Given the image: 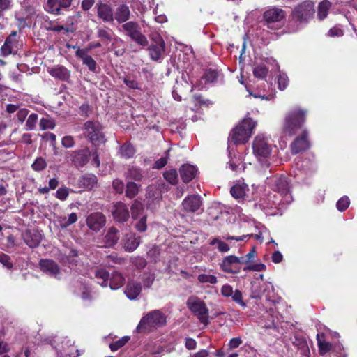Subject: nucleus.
Here are the masks:
<instances>
[{"label":"nucleus","mask_w":357,"mask_h":357,"mask_svg":"<svg viewBox=\"0 0 357 357\" xmlns=\"http://www.w3.org/2000/svg\"><path fill=\"white\" fill-rule=\"evenodd\" d=\"M257 123L250 118H245L230 132L228 141L234 144H244L252 135Z\"/></svg>","instance_id":"nucleus-1"},{"label":"nucleus","mask_w":357,"mask_h":357,"mask_svg":"<svg viewBox=\"0 0 357 357\" xmlns=\"http://www.w3.org/2000/svg\"><path fill=\"white\" fill-rule=\"evenodd\" d=\"M307 112L300 109L290 111L285 117L283 126V132L291 136L301 128L305 121Z\"/></svg>","instance_id":"nucleus-2"},{"label":"nucleus","mask_w":357,"mask_h":357,"mask_svg":"<svg viewBox=\"0 0 357 357\" xmlns=\"http://www.w3.org/2000/svg\"><path fill=\"white\" fill-rule=\"evenodd\" d=\"M253 153L261 165L268 166L267 159L271 154L272 144L269 138L264 135H258L255 137L252 143Z\"/></svg>","instance_id":"nucleus-3"},{"label":"nucleus","mask_w":357,"mask_h":357,"mask_svg":"<svg viewBox=\"0 0 357 357\" xmlns=\"http://www.w3.org/2000/svg\"><path fill=\"white\" fill-rule=\"evenodd\" d=\"M166 322V316L161 311L153 310L141 319L137 329L139 332L150 331L165 325Z\"/></svg>","instance_id":"nucleus-4"},{"label":"nucleus","mask_w":357,"mask_h":357,"mask_svg":"<svg viewBox=\"0 0 357 357\" xmlns=\"http://www.w3.org/2000/svg\"><path fill=\"white\" fill-rule=\"evenodd\" d=\"M83 134L95 146L104 144L106 141L102 126L98 121H86L83 126Z\"/></svg>","instance_id":"nucleus-5"},{"label":"nucleus","mask_w":357,"mask_h":357,"mask_svg":"<svg viewBox=\"0 0 357 357\" xmlns=\"http://www.w3.org/2000/svg\"><path fill=\"white\" fill-rule=\"evenodd\" d=\"M189 310L198 318L204 326L209 324L208 309L205 303L197 297H190L187 301Z\"/></svg>","instance_id":"nucleus-6"},{"label":"nucleus","mask_w":357,"mask_h":357,"mask_svg":"<svg viewBox=\"0 0 357 357\" xmlns=\"http://www.w3.org/2000/svg\"><path fill=\"white\" fill-rule=\"evenodd\" d=\"M314 5L311 1H304L294 8L292 11V17L299 22H305L311 20L314 15Z\"/></svg>","instance_id":"nucleus-7"},{"label":"nucleus","mask_w":357,"mask_h":357,"mask_svg":"<svg viewBox=\"0 0 357 357\" xmlns=\"http://www.w3.org/2000/svg\"><path fill=\"white\" fill-rule=\"evenodd\" d=\"M17 18L20 22H47V17L37 10L32 6H24L17 13Z\"/></svg>","instance_id":"nucleus-8"},{"label":"nucleus","mask_w":357,"mask_h":357,"mask_svg":"<svg viewBox=\"0 0 357 357\" xmlns=\"http://www.w3.org/2000/svg\"><path fill=\"white\" fill-rule=\"evenodd\" d=\"M202 199L199 195L187 196L182 202L183 211L186 213H201L203 211Z\"/></svg>","instance_id":"nucleus-9"},{"label":"nucleus","mask_w":357,"mask_h":357,"mask_svg":"<svg viewBox=\"0 0 357 357\" xmlns=\"http://www.w3.org/2000/svg\"><path fill=\"white\" fill-rule=\"evenodd\" d=\"M273 190L279 194L280 197H283L287 203H290L292 201V196L290 194V185L285 176H280L274 179Z\"/></svg>","instance_id":"nucleus-10"},{"label":"nucleus","mask_w":357,"mask_h":357,"mask_svg":"<svg viewBox=\"0 0 357 357\" xmlns=\"http://www.w3.org/2000/svg\"><path fill=\"white\" fill-rule=\"evenodd\" d=\"M122 28L126 34L137 44L142 46L148 45L146 36L141 33L137 24H123Z\"/></svg>","instance_id":"nucleus-11"},{"label":"nucleus","mask_w":357,"mask_h":357,"mask_svg":"<svg viewBox=\"0 0 357 357\" xmlns=\"http://www.w3.org/2000/svg\"><path fill=\"white\" fill-rule=\"evenodd\" d=\"M243 261L234 256L229 255L223 258L222 262L220 264V268L227 273H237L240 271L238 264H243Z\"/></svg>","instance_id":"nucleus-12"},{"label":"nucleus","mask_w":357,"mask_h":357,"mask_svg":"<svg viewBox=\"0 0 357 357\" xmlns=\"http://www.w3.org/2000/svg\"><path fill=\"white\" fill-rule=\"evenodd\" d=\"M86 222L91 230L97 232L105 225L106 218L100 212H93L87 215Z\"/></svg>","instance_id":"nucleus-13"},{"label":"nucleus","mask_w":357,"mask_h":357,"mask_svg":"<svg viewBox=\"0 0 357 357\" xmlns=\"http://www.w3.org/2000/svg\"><path fill=\"white\" fill-rule=\"evenodd\" d=\"M89 149H81L66 153V159L70 160L76 167H83L89 161Z\"/></svg>","instance_id":"nucleus-14"},{"label":"nucleus","mask_w":357,"mask_h":357,"mask_svg":"<svg viewBox=\"0 0 357 357\" xmlns=\"http://www.w3.org/2000/svg\"><path fill=\"white\" fill-rule=\"evenodd\" d=\"M221 295L225 298H231L232 301L241 306L245 307L246 303L243 301L242 292L236 289L234 290L233 287L229 284L222 285L220 289Z\"/></svg>","instance_id":"nucleus-15"},{"label":"nucleus","mask_w":357,"mask_h":357,"mask_svg":"<svg viewBox=\"0 0 357 357\" xmlns=\"http://www.w3.org/2000/svg\"><path fill=\"white\" fill-rule=\"evenodd\" d=\"M287 13L282 8L273 6L266 10L264 14L265 22H280L285 20Z\"/></svg>","instance_id":"nucleus-16"},{"label":"nucleus","mask_w":357,"mask_h":357,"mask_svg":"<svg viewBox=\"0 0 357 357\" xmlns=\"http://www.w3.org/2000/svg\"><path fill=\"white\" fill-rule=\"evenodd\" d=\"M98 17L104 22H113L114 10L110 5L102 1H99L96 5Z\"/></svg>","instance_id":"nucleus-17"},{"label":"nucleus","mask_w":357,"mask_h":357,"mask_svg":"<svg viewBox=\"0 0 357 357\" xmlns=\"http://www.w3.org/2000/svg\"><path fill=\"white\" fill-rule=\"evenodd\" d=\"M307 132L303 131L302 134L296 137L291 144V151L293 154H298L309 149L310 142L307 139Z\"/></svg>","instance_id":"nucleus-18"},{"label":"nucleus","mask_w":357,"mask_h":357,"mask_svg":"<svg viewBox=\"0 0 357 357\" xmlns=\"http://www.w3.org/2000/svg\"><path fill=\"white\" fill-rule=\"evenodd\" d=\"M112 213L114 220L119 222H126L130 217L127 206L121 202L114 205Z\"/></svg>","instance_id":"nucleus-19"},{"label":"nucleus","mask_w":357,"mask_h":357,"mask_svg":"<svg viewBox=\"0 0 357 357\" xmlns=\"http://www.w3.org/2000/svg\"><path fill=\"white\" fill-rule=\"evenodd\" d=\"M165 43L160 36H158L154 44H151L148 50L151 58L153 61H158L161 59L162 53L165 52Z\"/></svg>","instance_id":"nucleus-20"},{"label":"nucleus","mask_w":357,"mask_h":357,"mask_svg":"<svg viewBox=\"0 0 357 357\" xmlns=\"http://www.w3.org/2000/svg\"><path fill=\"white\" fill-rule=\"evenodd\" d=\"M268 199H271V203H266L265 200H260L259 205L263 210L271 215L275 214L274 211H271V210L276 208L281 204L287 203L283 198L280 199L279 196L275 193L268 194Z\"/></svg>","instance_id":"nucleus-21"},{"label":"nucleus","mask_w":357,"mask_h":357,"mask_svg":"<svg viewBox=\"0 0 357 357\" xmlns=\"http://www.w3.org/2000/svg\"><path fill=\"white\" fill-rule=\"evenodd\" d=\"M72 0H47L45 10L54 15H59L61 8H68L71 5Z\"/></svg>","instance_id":"nucleus-22"},{"label":"nucleus","mask_w":357,"mask_h":357,"mask_svg":"<svg viewBox=\"0 0 357 357\" xmlns=\"http://www.w3.org/2000/svg\"><path fill=\"white\" fill-rule=\"evenodd\" d=\"M40 269L46 274L57 278L60 273V268L58 264L50 259H41L39 262Z\"/></svg>","instance_id":"nucleus-23"},{"label":"nucleus","mask_w":357,"mask_h":357,"mask_svg":"<svg viewBox=\"0 0 357 357\" xmlns=\"http://www.w3.org/2000/svg\"><path fill=\"white\" fill-rule=\"evenodd\" d=\"M22 238L30 248H36L40 244L42 235L38 231L26 230L22 233Z\"/></svg>","instance_id":"nucleus-24"},{"label":"nucleus","mask_w":357,"mask_h":357,"mask_svg":"<svg viewBox=\"0 0 357 357\" xmlns=\"http://www.w3.org/2000/svg\"><path fill=\"white\" fill-rule=\"evenodd\" d=\"M47 72L52 77L61 81H68L70 77V72L63 66L48 68Z\"/></svg>","instance_id":"nucleus-25"},{"label":"nucleus","mask_w":357,"mask_h":357,"mask_svg":"<svg viewBox=\"0 0 357 357\" xmlns=\"http://www.w3.org/2000/svg\"><path fill=\"white\" fill-rule=\"evenodd\" d=\"M130 10L129 6L126 3L118 5L114 13V20L117 22H126L130 19Z\"/></svg>","instance_id":"nucleus-26"},{"label":"nucleus","mask_w":357,"mask_h":357,"mask_svg":"<svg viewBox=\"0 0 357 357\" xmlns=\"http://www.w3.org/2000/svg\"><path fill=\"white\" fill-rule=\"evenodd\" d=\"M140 237L135 234H128L123 239V247L126 252H132L135 250L140 245Z\"/></svg>","instance_id":"nucleus-27"},{"label":"nucleus","mask_w":357,"mask_h":357,"mask_svg":"<svg viewBox=\"0 0 357 357\" xmlns=\"http://www.w3.org/2000/svg\"><path fill=\"white\" fill-rule=\"evenodd\" d=\"M142 291V284L135 280H130L125 289V294L130 300L136 299Z\"/></svg>","instance_id":"nucleus-28"},{"label":"nucleus","mask_w":357,"mask_h":357,"mask_svg":"<svg viewBox=\"0 0 357 357\" xmlns=\"http://www.w3.org/2000/svg\"><path fill=\"white\" fill-rule=\"evenodd\" d=\"M119 231L115 227H109L103 237L105 246L107 248L113 247L119 240Z\"/></svg>","instance_id":"nucleus-29"},{"label":"nucleus","mask_w":357,"mask_h":357,"mask_svg":"<svg viewBox=\"0 0 357 357\" xmlns=\"http://www.w3.org/2000/svg\"><path fill=\"white\" fill-rule=\"evenodd\" d=\"M197 173V169L195 166L185 164L180 168V175L184 183H188L192 181Z\"/></svg>","instance_id":"nucleus-30"},{"label":"nucleus","mask_w":357,"mask_h":357,"mask_svg":"<svg viewBox=\"0 0 357 357\" xmlns=\"http://www.w3.org/2000/svg\"><path fill=\"white\" fill-rule=\"evenodd\" d=\"M16 35L17 33L13 31L6 39L4 44L0 49L1 56H6L13 52V47L17 43Z\"/></svg>","instance_id":"nucleus-31"},{"label":"nucleus","mask_w":357,"mask_h":357,"mask_svg":"<svg viewBox=\"0 0 357 357\" xmlns=\"http://www.w3.org/2000/svg\"><path fill=\"white\" fill-rule=\"evenodd\" d=\"M75 56L81 59L83 64L86 65L91 71H96V62L91 56L88 55L87 50H81L80 48H78L75 52Z\"/></svg>","instance_id":"nucleus-32"},{"label":"nucleus","mask_w":357,"mask_h":357,"mask_svg":"<svg viewBox=\"0 0 357 357\" xmlns=\"http://www.w3.org/2000/svg\"><path fill=\"white\" fill-rule=\"evenodd\" d=\"M264 26H266V29L264 28L262 29V31L260 33H256L257 37H261L262 39L264 38H268V34L270 33L271 36L270 38L274 39V35L276 36H279L280 34L278 33L274 32L276 30L280 29L282 28L281 24H264Z\"/></svg>","instance_id":"nucleus-33"},{"label":"nucleus","mask_w":357,"mask_h":357,"mask_svg":"<svg viewBox=\"0 0 357 357\" xmlns=\"http://www.w3.org/2000/svg\"><path fill=\"white\" fill-rule=\"evenodd\" d=\"M248 190V186L244 183L234 184L230 190V193L236 199H243Z\"/></svg>","instance_id":"nucleus-34"},{"label":"nucleus","mask_w":357,"mask_h":357,"mask_svg":"<svg viewBox=\"0 0 357 357\" xmlns=\"http://www.w3.org/2000/svg\"><path fill=\"white\" fill-rule=\"evenodd\" d=\"M97 177L94 174H87L82 176L79 180V185L87 189H92L96 185Z\"/></svg>","instance_id":"nucleus-35"},{"label":"nucleus","mask_w":357,"mask_h":357,"mask_svg":"<svg viewBox=\"0 0 357 357\" xmlns=\"http://www.w3.org/2000/svg\"><path fill=\"white\" fill-rule=\"evenodd\" d=\"M130 210L132 218L134 220H137L140 216L146 215L143 204L137 199L132 204Z\"/></svg>","instance_id":"nucleus-36"},{"label":"nucleus","mask_w":357,"mask_h":357,"mask_svg":"<svg viewBox=\"0 0 357 357\" xmlns=\"http://www.w3.org/2000/svg\"><path fill=\"white\" fill-rule=\"evenodd\" d=\"M125 283V278L119 272H114L110 278L109 286L112 289H118Z\"/></svg>","instance_id":"nucleus-37"},{"label":"nucleus","mask_w":357,"mask_h":357,"mask_svg":"<svg viewBox=\"0 0 357 357\" xmlns=\"http://www.w3.org/2000/svg\"><path fill=\"white\" fill-rule=\"evenodd\" d=\"M317 345L319 347V351L321 356L325 355L326 353H328L331 349L332 345L330 342L324 340V334L318 333L317 335Z\"/></svg>","instance_id":"nucleus-38"},{"label":"nucleus","mask_w":357,"mask_h":357,"mask_svg":"<svg viewBox=\"0 0 357 357\" xmlns=\"http://www.w3.org/2000/svg\"><path fill=\"white\" fill-rule=\"evenodd\" d=\"M126 177L137 181H141L144 178V172L139 167H130L126 172Z\"/></svg>","instance_id":"nucleus-39"},{"label":"nucleus","mask_w":357,"mask_h":357,"mask_svg":"<svg viewBox=\"0 0 357 357\" xmlns=\"http://www.w3.org/2000/svg\"><path fill=\"white\" fill-rule=\"evenodd\" d=\"M95 278L97 280L98 283L102 287H107L109 280V272L105 269H96L94 273Z\"/></svg>","instance_id":"nucleus-40"},{"label":"nucleus","mask_w":357,"mask_h":357,"mask_svg":"<svg viewBox=\"0 0 357 357\" xmlns=\"http://www.w3.org/2000/svg\"><path fill=\"white\" fill-rule=\"evenodd\" d=\"M119 153L121 158L129 159L134 156L135 149L130 143H126L121 146Z\"/></svg>","instance_id":"nucleus-41"},{"label":"nucleus","mask_w":357,"mask_h":357,"mask_svg":"<svg viewBox=\"0 0 357 357\" xmlns=\"http://www.w3.org/2000/svg\"><path fill=\"white\" fill-rule=\"evenodd\" d=\"M331 7V3L328 0H324L319 3L317 10V17L319 20H324Z\"/></svg>","instance_id":"nucleus-42"},{"label":"nucleus","mask_w":357,"mask_h":357,"mask_svg":"<svg viewBox=\"0 0 357 357\" xmlns=\"http://www.w3.org/2000/svg\"><path fill=\"white\" fill-rule=\"evenodd\" d=\"M139 185L137 183L129 181L126 184V195L130 199L134 198L139 191Z\"/></svg>","instance_id":"nucleus-43"},{"label":"nucleus","mask_w":357,"mask_h":357,"mask_svg":"<svg viewBox=\"0 0 357 357\" xmlns=\"http://www.w3.org/2000/svg\"><path fill=\"white\" fill-rule=\"evenodd\" d=\"M211 245H216L217 249L220 252H227L230 250L229 245L225 242L221 241L219 238H213L210 239Z\"/></svg>","instance_id":"nucleus-44"},{"label":"nucleus","mask_w":357,"mask_h":357,"mask_svg":"<svg viewBox=\"0 0 357 357\" xmlns=\"http://www.w3.org/2000/svg\"><path fill=\"white\" fill-rule=\"evenodd\" d=\"M253 75L256 78L265 79L268 75V69L264 64L257 65L253 68Z\"/></svg>","instance_id":"nucleus-45"},{"label":"nucleus","mask_w":357,"mask_h":357,"mask_svg":"<svg viewBox=\"0 0 357 357\" xmlns=\"http://www.w3.org/2000/svg\"><path fill=\"white\" fill-rule=\"evenodd\" d=\"M155 274L149 272H145L142 277V284L144 289H149L155 281Z\"/></svg>","instance_id":"nucleus-46"},{"label":"nucleus","mask_w":357,"mask_h":357,"mask_svg":"<svg viewBox=\"0 0 357 357\" xmlns=\"http://www.w3.org/2000/svg\"><path fill=\"white\" fill-rule=\"evenodd\" d=\"M163 176L165 179L171 184L175 185L178 182V174L174 169L165 172Z\"/></svg>","instance_id":"nucleus-47"},{"label":"nucleus","mask_w":357,"mask_h":357,"mask_svg":"<svg viewBox=\"0 0 357 357\" xmlns=\"http://www.w3.org/2000/svg\"><path fill=\"white\" fill-rule=\"evenodd\" d=\"M197 280L200 283L215 284L218 282L217 277L211 274H200L198 275Z\"/></svg>","instance_id":"nucleus-48"},{"label":"nucleus","mask_w":357,"mask_h":357,"mask_svg":"<svg viewBox=\"0 0 357 357\" xmlns=\"http://www.w3.org/2000/svg\"><path fill=\"white\" fill-rule=\"evenodd\" d=\"M107 261L109 266H112L113 264H123L126 259L119 256L116 253L113 252L107 256Z\"/></svg>","instance_id":"nucleus-49"},{"label":"nucleus","mask_w":357,"mask_h":357,"mask_svg":"<svg viewBox=\"0 0 357 357\" xmlns=\"http://www.w3.org/2000/svg\"><path fill=\"white\" fill-rule=\"evenodd\" d=\"M218 75V71L216 70L209 69L204 73V79L206 82L213 83L217 80Z\"/></svg>","instance_id":"nucleus-50"},{"label":"nucleus","mask_w":357,"mask_h":357,"mask_svg":"<svg viewBox=\"0 0 357 357\" xmlns=\"http://www.w3.org/2000/svg\"><path fill=\"white\" fill-rule=\"evenodd\" d=\"M147 215H142L138 218L137 222L135 225V227L139 232H144L147 229L146 225Z\"/></svg>","instance_id":"nucleus-51"},{"label":"nucleus","mask_w":357,"mask_h":357,"mask_svg":"<svg viewBox=\"0 0 357 357\" xmlns=\"http://www.w3.org/2000/svg\"><path fill=\"white\" fill-rule=\"evenodd\" d=\"M129 336H124L121 339L111 343L109 345V348L112 351H117L118 349L123 347L129 341Z\"/></svg>","instance_id":"nucleus-52"},{"label":"nucleus","mask_w":357,"mask_h":357,"mask_svg":"<svg viewBox=\"0 0 357 357\" xmlns=\"http://www.w3.org/2000/svg\"><path fill=\"white\" fill-rule=\"evenodd\" d=\"M40 130L53 129L56 124L53 119L50 118H42L40 121Z\"/></svg>","instance_id":"nucleus-53"},{"label":"nucleus","mask_w":357,"mask_h":357,"mask_svg":"<svg viewBox=\"0 0 357 357\" xmlns=\"http://www.w3.org/2000/svg\"><path fill=\"white\" fill-rule=\"evenodd\" d=\"M38 121V114L33 113L30 114L26 120V126L29 130L35 129Z\"/></svg>","instance_id":"nucleus-54"},{"label":"nucleus","mask_w":357,"mask_h":357,"mask_svg":"<svg viewBox=\"0 0 357 357\" xmlns=\"http://www.w3.org/2000/svg\"><path fill=\"white\" fill-rule=\"evenodd\" d=\"M31 167L35 171L39 172L47 167V163L44 158L39 157L35 160Z\"/></svg>","instance_id":"nucleus-55"},{"label":"nucleus","mask_w":357,"mask_h":357,"mask_svg":"<svg viewBox=\"0 0 357 357\" xmlns=\"http://www.w3.org/2000/svg\"><path fill=\"white\" fill-rule=\"evenodd\" d=\"M349 204L350 200L349 197L347 196H344L337 201L336 206L338 211H344L349 207Z\"/></svg>","instance_id":"nucleus-56"},{"label":"nucleus","mask_w":357,"mask_h":357,"mask_svg":"<svg viewBox=\"0 0 357 357\" xmlns=\"http://www.w3.org/2000/svg\"><path fill=\"white\" fill-rule=\"evenodd\" d=\"M278 88L280 90H284L289 84V79L287 75L284 73H280L278 78Z\"/></svg>","instance_id":"nucleus-57"},{"label":"nucleus","mask_w":357,"mask_h":357,"mask_svg":"<svg viewBox=\"0 0 357 357\" xmlns=\"http://www.w3.org/2000/svg\"><path fill=\"white\" fill-rule=\"evenodd\" d=\"M0 263L8 269H11L13 268V263L10 261V257L8 255L1 252H0Z\"/></svg>","instance_id":"nucleus-58"},{"label":"nucleus","mask_w":357,"mask_h":357,"mask_svg":"<svg viewBox=\"0 0 357 357\" xmlns=\"http://www.w3.org/2000/svg\"><path fill=\"white\" fill-rule=\"evenodd\" d=\"M243 270L245 271H264L266 270L265 264L262 263L254 264L248 265L244 267Z\"/></svg>","instance_id":"nucleus-59"},{"label":"nucleus","mask_w":357,"mask_h":357,"mask_svg":"<svg viewBox=\"0 0 357 357\" xmlns=\"http://www.w3.org/2000/svg\"><path fill=\"white\" fill-rule=\"evenodd\" d=\"M98 36L101 39L111 40L113 36V32L109 29H100Z\"/></svg>","instance_id":"nucleus-60"},{"label":"nucleus","mask_w":357,"mask_h":357,"mask_svg":"<svg viewBox=\"0 0 357 357\" xmlns=\"http://www.w3.org/2000/svg\"><path fill=\"white\" fill-rule=\"evenodd\" d=\"M113 189L119 194L123 193L125 186L123 182L120 179H114L112 182Z\"/></svg>","instance_id":"nucleus-61"},{"label":"nucleus","mask_w":357,"mask_h":357,"mask_svg":"<svg viewBox=\"0 0 357 357\" xmlns=\"http://www.w3.org/2000/svg\"><path fill=\"white\" fill-rule=\"evenodd\" d=\"M61 144L66 148H71L74 146L75 141L73 137L65 136L62 138Z\"/></svg>","instance_id":"nucleus-62"},{"label":"nucleus","mask_w":357,"mask_h":357,"mask_svg":"<svg viewBox=\"0 0 357 357\" xmlns=\"http://www.w3.org/2000/svg\"><path fill=\"white\" fill-rule=\"evenodd\" d=\"M243 341L241 337H234L230 340L228 344V347L229 349H234L238 347Z\"/></svg>","instance_id":"nucleus-63"},{"label":"nucleus","mask_w":357,"mask_h":357,"mask_svg":"<svg viewBox=\"0 0 357 357\" xmlns=\"http://www.w3.org/2000/svg\"><path fill=\"white\" fill-rule=\"evenodd\" d=\"M68 190L66 188H59L56 191V197L61 200H65L68 197Z\"/></svg>","instance_id":"nucleus-64"}]
</instances>
